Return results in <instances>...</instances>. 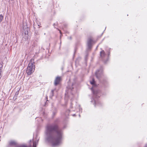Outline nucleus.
<instances>
[{
    "instance_id": "423d86ee",
    "label": "nucleus",
    "mask_w": 147,
    "mask_h": 147,
    "mask_svg": "<svg viewBox=\"0 0 147 147\" xmlns=\"http://www.w3.org/2000/svg\"><path fill=\"white\" fill-rule=\"evenodd\" d=\"M91 89L94 96L95 97H97L98 96L97 94H98L99 92L97 90L94 91L93 90V87L91 88Z\"/></svg>"
},
{
    "instance_id": "6e6552de",
    "label": "nucleus",
    "mask_w": 147,
    "mask_h": 147,
    "mask_svg": "<svg viewBox=\"0 0 147 147\" xmlns=\"http://www.w3.org/2000/svg\"><path fill=\"white\" fill-rule=\"evenodd\" d=\"M90 83L91 84L93 85V86H95V81L93 78L92 79V81H90Z\"/></svg>"
},
{
    "instance_id": "1a4fd4ad",
    "label": "nucleus",
    "mask_w": 147,
    "mask_h": 147,
    "mask_svg": "<svg viewBox=\"0 0 147 147\" xmlns=\"http://www.w3.org/2000/svg\"><path fill=\"white\" fill-rule=\"evenodd\" d=\"M99 72V71H97L96 73V77L98 79H99V78H100Z\"/></svg>"
},
{
    "instance_id": "9d476101",
    "label": "nucleus",
    "mask_w": 147,
    "mask_h": 147,
    "mask_svg": "<svg viewBox=\"0 0 147 147\" xmlns=\"http://www.w3.org/2000/svg\"><path fill=\"white\" fill-rule=\"evenodd\" d=\"M17 147H31V146H30L28 147L25 145H21L18 146Z\"/></svg>"
},
{
    "instance_id": "20e7f679",
    "label": "nucleus",
    "mask_w": 147,
    "mask_h": 147,
    "mask_svg": "<svg viewBox=\"0 0 147 147\" xmlns=\"http://www.w3.org/2000/svg\"><path fill=\"white\" fill-rule=\"evenodd\" d=\"M17 142L14 140H11L9 142V145L11 146H16L17 145Z\"/></svg>"
},
{
    "instance_id": "f3484780",
    "label": "nucleus",
    "mask_w": 147,
    "mask_h": 147,
    "mask_svg": "<svg viewBox=\"0 0 147 147\" xmlns=\"http://www.w3.org/2000/svg\"><path fill=\"white\" fill-rule=\"evenodd\" d=\"M9 1H13V0H8Z\"/></svg>"
},
{
    "instance_id": "0eeeda50",
    "label": "nucleus",
    "mask_w": 147,
    "mask_h": 147,
    "mask_svg": "<svg viewBox=\"0 0 147 147\" xmlns=\"http://www.w3.org/2000/svg\"><path fill=\"white\" fill-rule=\"evenodd\" d=\"M100 57L102 58H103L105 57L106 55L104 51L103 50L100 52Z\"/></svg>"
},
{
    "instance_id": "dca6fc26",
    "label": "nucleus",
    "mask_w": 147,
    "mask_h": 147,
    "mask_svg": "<svg viewBox=\"0 0 147 147\" xmlns=\"http://www.w3.org/2000/svg\"><path fill=\"white\" fill-rule=\"evenodd\" d=\"M77 61L76 60V63H77Z\"/></svg>"
},
{
    "instance_id": "f03ea898",
    "label": "nucleus",
    "mask_w": 147,
    "mask_h": 147,
    "mask_svg": "<svg viewBox=\"0 0 147 147\" xmlns=\"http://www.w3.org/2000/svg\"><path fill=\"white\" fill-rule=\"evenodd\" d=\"M34 63V59H31L26 71V73L28 75H30L34 71L35 69Z\"/></svg>"
},
{
    "instance_id": "a211bd4d",
    "label": "nucleus",
    "mask_w": 147,
    "mask_h": 147,
    "mask_svg": "<svg viewBox=\"0 0 147 147\" xmlns=\"http://www.w3.org/2000/svg\"><path fill=\"white\" fill-rule=\"evenodd\" d=\"M95 104H96V102H95Z\"/></svg>"
},
{
    "instance_id": "ddd939ff",
    "label": "nucleus",
    "mask_w": 147,
    "mask_h": 147,
    "mask_svg": "<svg viewBox=\"0 0 147 147\" xmlns=\"http://www.w3.org/2000/svg\"><path fill=\"white\" fill-rule=\"evenodd\" d=\"M54 90H52L51 91V93H52V96H53V92H54Z\"/></svg>"
},
{
    "instance_id": "f8f14e48",
    "label": "nucleus",
    "mask_w": 147,
    "mask_h": 147,
    "mask_svg": "<svg viewBox=\"0 0 147 147\" xmlns=\"http://www.w3.org/2000/svg\"><path fill=\"white\" fill-rule=\"evenodd\" d=\"M3 19V16L2 15H0V22H1Z\"/></svg>"
},
{
    "instance_id": "9b49d317",
    "label": "nucleus",
    "mask_w": 147,
    "mask_h": 147,
    "mask_svg": "<svg viewBox=\"0 0 147 147\" xmlns=\"http://www.w3.org/2000/svg\"><path fill=\"white\" fill-rule=\"evenodd\" d=\"M36 142H33V147H36Z\"/></svg>"
},
{
    "instance_id": "7ed1b4c3",
    "label": "nucleus",
    "mask_w": 147,
    "mask_h": 147,
    "mask_svg": "<svg viewBox=\"0 0 147 147\" xmlns=\"http://www.w3.org/2000/svg\"><path fill=\"white\" fill-rule=\"evenodd\" d=\"M61 80V77H57L54 81V85L55 86H57L58 84Z\"/></svg>"
},
{
    "instance_id": "4468645a",
    "label": "nucleus",
    "mask_w": 147,
    "mask_h": 147,
    "mask_svg": "<svg viewBox=\"0 0 147 147\" xmlns=\"http://www.w3.org/2000/svg\"><path fill=\"white\" fill-rule=\"evenodd\" d=\"M74 88L73 87L72 88H69V89H71V90H72V89H73Z\"/></svg>"
},
{
    "instance_id": "39448f33",
    "label": "nucleus",
    "mask_w": 147,
    "mask_h": 147,
    "mask_svg": "<svg viewBox=\"0 0 147 147\" xmlns=\"http://www.w3.org/2000/svg\"><path fill=\"white\" fill-rule=\"evenodd\" d=\"M93 41L91 38H89L87 41V45L89 49H90L91 47L92 43Z\"/></svg>"
},
{
    "instance_id": "f257e3e1",
    "label": "nucleus",
    "mask_w": 147,
    "mask_h": 147,
    "mask_svg": "<svg viewBox=\"0 0 147 147\" xmlns=\"http://www.w3.org/2000/svg\"><path fill=\"white\" fill-rule=\"evenodd\" d=\"M47 140L54 146L59 145L61 142L63 132L56 124L48 125L46 128Z\"/></svg>"
},
{
    "instance_id": "2eb2a0df",
    "label": "nucleus",
    "mask_w": 147,
    "mask_h": 147,
    "mask_svg": "<svg viewBox=\"0 0 147 147\" xmlns=\"http://www.w3.org/2000/svg\"><path fill=\"white\" fill-rule=\"evenodd\" d=\"M144 147H147V145H146Z\"/></svg>"
}]
</instances>
